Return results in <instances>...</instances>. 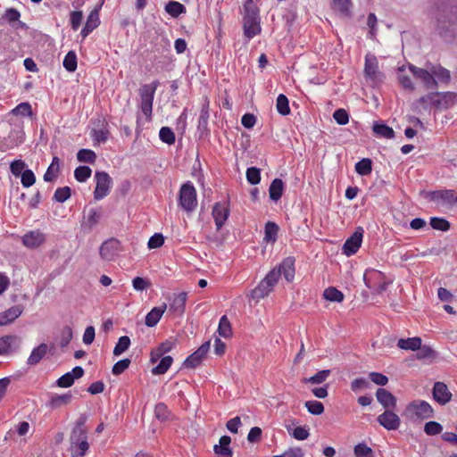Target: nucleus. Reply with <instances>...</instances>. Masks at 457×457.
<instances>
[{"mask_svg":"<svg viewBox=\"0 0 457 457\" xmlns=\"http://www.w3.org/2000/svg\"><path fill=\"white\" fill-rule=\"evenodd\" d=\"M179 205L187 212H193L197 206V194L191 181H187L179 188Z\"/></svg>","mask_w":457,"mask_h":457,"instance_id":"nucleus-8","label":"nucleus"},{"mask_svg":"<svg viewBox=\"0 0 457 457\" xmlns=\"http://www.w3.org/2000/svg\"><path fill=\"white\" fill-rule=\"evenodd\" d=\"M378 402L385 408L394 407L396 404V398L387 390L378 388L376 392Z\"/></svg>","mask_w":457,"mask_h":457,"instance_id":"nucleus-31","label":"nucleus"},{"mask_svg":"<svg viewBox=\"0 0 457 457\" xmlns=\"http://www.w3.org/2000/svg\"><path fill=\"white\" fill-rule=\"evenodd\" d=\"M218 333L220 337L228 338L232 335V328L226 315L221 316L218 326Z\"/></svg>","mask_w":457,"mask_h":457,"instance_id":"nucleus-42","label":"nucleus"},{"mask_svg":"<svg viewBox=\"0 0 457 457\" xmlns=\"http://www.w3.org/2000/svg\"><path fill=\"white\" fill-rule=\"evenodd\" d=\"M365 285L373 291L380 294L386 290L387 286L392 283V279L386 278V275L379 270H368L363 277Z\"/></svg>","mask_w":457,"mask_h":457,"instance_id":"nucleus-9","label":"nucleus"},{"mask_svg":"<svg viewBox=\"0 0 457 457\" xmlns=\"http://www.w3.org/2000/svg\"><path fill=\"white\" fill-rule=\"evenodd\" d=\"M277 271H279V277L282 275L287 282H292L295 278V258L287 257L279 264Z\"/></svg>","mask_w":457,"mask_h":457,"instance_id":"nucleus-19","label":"nucleus"},{"mask_svg":"<svg viewBox=\"0 0 457 457\" xmlns=\"http://www.w3.org/2000/svg\"><path fill=\"white\" fill-rule=\"evenodd\" d=\"M21 339L17 336H4L0 337V355L7 354L12 346L18 347Z\"/></svg>","mask_w":457,"mask_h":457,"instance_id":"nucleus-30","label":"nucleus"},{"mask_svg":"<svg viewBox=\"0 0 457 457\" xmlns=\"http://www.w3.org/2000/svg\"><path fill=\"white\" fill-rule=\"evenodd\" d=\"M246 179L251 185H257L261 181V171L256 167H250L246 170Z\"/></svg>","mask_w":457,"mask_h":457,"instance_id":"nucleus-59","label":"nucleus"},{"mask_svg":"<svg viewBox=\"0 0 457 457\" xmlns=\"http://www.w3.org/2000/svg\"><path fill=\"white\" fill-rule=\"evenodd\" d=\"M71 188L69 187H62L56 188L53 199L58 203H63L71 197Z\"/></svg>","mask_w":457,"mask_h":457,"instance_id":"nucleus-56","label":"nucleus"},{"mask_svg":"<svg viewBox=\"0 0 457 457\" xmlns=\"http://www.w3.org/2000/svg\"><path fill=\"white\" fill-rule=\"evenodd\" d=\"M159 137L163 143H166L168 145L174 144L176 140L174 132L169 127H162L160 129Z\"/></svg>","mask_w":457,"mask_h":457,"instance_id":"nucleus-53","label":"nucleus"},{"mask_svg":"<svg viewBox=\"0 0 457 457\" xmlns=\"http://www.w3.org/2000/svg\"><path fill=\"white\" fill-rule=\"evenodd\" d=\"M330 375V370H320L310 378H304L302 381L305 384L318 385L322 384Z\"/></svg>","mask_w":457,"mask_h":457,"instance_id":"nucleus-40","label":"nucleus"},{"mask_svg":"<svg viewBox=\"0 0 457 457\" xmlns=\"http://www.w3.org/2000/svg\"><path fill=\"white\" fill-rule=\"evenodd\" d=\"M457 104V93L455 92H432L421 96L416 102V108L420 106L424 110L435 108L436 110H445Z\"/></svg>","mask_w":457,"mask_h":457,"instance_id":"nucleus-2","label":"nucleus"},{"mask_svg":"<svg viewBox=\"0 0 457 457\" xmlns=\"http://www.w3.org/2000/svg\"><path fill=\"white\" fill-rule=\"evenodd\" d=\"M355 171L361 176H366L372 171V162L369 158H363L355 164Z\"/></svg>","mask_w":457,"mask_h":457,"instance_id":"nucleus-45","label":"nucleus"},{"mask_svg":"<svg viewBox=\"0 0 457 457\" xmlns=\"http://www.w3.org/2000/svg\"><path fill=\"white\" fill-rule=\"evenodd\" d=\"M165 11L173 18L187 12V8L179 2L170 0L165 5Z\"/></svg>","mask_w":457,"mask_h":457,"instance_id":"nucleus-37","label":"nucleus"},{"mask_svg":"<svg viewBox=\"0 0 457 457\" xmlns=\"http://www.w3.org/2000/svg\"><path fill=\"white\" fill-rule=\"evenodd\" d=\"M230 213L228 202L215 203L212 207V215L214 220L217 230H220L226 223Z\"/></svg>","mask_w":457,"mask_h":457,"instance_id":"nucleus-13","label":"nucleus"},{"mask_svg":"<svg viewBox=\"0 0 457 457\" xmlns=\"http://www.w3.org/2000/svg\"><path fill=\"white\" fill-rule=\"evenodd\" d=\"M443 431V426L437 421H428L424 426V432L428 436H436Z\"/></svg>","mask_w":457,"mask_h":457,"instance_id":"nucleus-57","label":"nucleus"},{"mask_svg":"<svg viewBox=\"0 0 457 457\" xmlns=\"http://www.w3.org/2000/svg\"><path fill=\"white\" fill-rule=\"evenodd\" d=\"M430 15L436 20L435 29L445 41L457 36V5L451 0H433Z\"/></svg>","mask_w":457,"mask_h":457,"instance_id":"nucleus-1","label":"nucleus"},{"mask_svg":"<svg viewBox=\"0 0 457 457\" xmlns=\"http://www.w3.org/2000/svg\"><path fill=\"white\" fill-rule=\"evenodd\" d=\"M45 242V235L39 231H30L22 237V243L29 248H36Z\"/></svg>","mask_w":457,"mask_h":457,"instance_id":"nucleus-24","label":"nucleus"},{"mask_svg":"<svg viewBox=\"0 0 457 457\" xmlns=\"http://www.w3.org/2000/svg\"><path fill=\"white\" fill-rule=\"evenodd\" d=\"M167 309L166 303H162L160 306L154 307L145 316V324L153 328L157 325L164 312Z\"/></svg>","mask_w":457,"mask_h":457,"instance_id":"nucleus-25","label":"nucleus"},{"mask_svg":"<svg viewBox=\"0 0 457 457\" xmlns=\"http://www.w3.org/2000/svg\"><path fill=\"white\" fill-rule=\"evenodd\" d=\"M48 346L46 344H40L37 347L34 348L28 358V364L36 365L37 364L46 354Z\"/></svg>","mask_w":457,"mask_h":457,"instance_id":"nucleus-35","label":"nucleus"},{"mask_svg":"<svg viewBox=\"0 0 457 457\" xmlns=\"http://www.w3.org/2000/svg\"><path fill=\"white\" fill-rule=\"evenodd\" d=\"M91 174L92 170L88 166H79L74 170V177L79 182H86Z\"/></svg>","mask_w":457,"mask_h":457,"instance_id":"nucleus-51","label":"nucleus"},{"mask_svg":"<svg viewBox=\"0 0 457 457\" xmlns=\"http://www.w3.org/2000/svg\"><path fill=\"white\" fill-rule=\"evenodd\" d=\"M21 182L24 187H29L36 182V176L31 170H25L21 176Z\"/></svg>","mask_w":457,"mask_h":457,"instance_id":"nucleus-60","label":"nucleus"},{"mask_svg":"<svg viewBox=\"0 0 457 457\" xmlns=\"http://www.w3.org/2000/svg\"><path fill=\"white\" fill-rule=\"evenodd\" d=\"M429 69L432 71L434 78L439 83L443 85H448L451 82L452 75L451 71L440 64H429Z\"/></svg>","mask_w":457,"mask_h":457,"instance_id":"nucleus-21","label":"nucleus"},{"mask_svg":"<svg viewBox=\"0 0 457 457\" xmlns=\"http://www.w3.org/2000/svg\"><path fill=\"white\" fill-rule=\"evenodd\" d=\"M364 73L367 78L375 79L378 74V62L375 55L367 54L365 57Z\"/></svg>","mask_w":457,"mask_h":457,"instance_id":"nucleus-27","label":"nucleus"},{"mask_svg":"<svg viewBox=\"0 0 457 457\" xmlns=\"http://www.w3.org/2000/svg\"><path fill=\"white\" fill-rule=\"evenodd\" d=\"M402 350H411L416 352L412 353L410 358L404 360L410 366L412 361L420 360L426 361L431 360L436 357V352L428 345H422V340L419 337H409L406 339L402 338Z\"/></svg>","mask_w":457,"mask_h":457,"instance_id":"nucleus-4","label":"nucleus"},{"mask_svg":"<svg viewBox=\"0 0 457 457\" xmlns=\"http://www.w3.org/2000/svg\"><path fill=\"white\" fill-rule=\"evenodd\" d=\"M430 226L432 228L440 231H447L450 229V222L445 218L432 217L430 219Z\"/></svg>","mask_w":457,"mask_h":457,"instance_id":"nucleus-52","label":"nucleus"},{"mask_svg":"<svg viewBox=\"0 0 457 457\" xmlns=\"http://www.w3.org/2000/svg\"><path fill=\"white\" fill-rule=\"evenodd\" d=\"M132 286L137 291H143L147 289L151 286V282L144 278L136 277L132 280Z\"/></svg>","mask_w":457,"mask_h":457,"instance_id":"nucleus-64","label":"nucleus"},{"mask_svg":"<svg viewBox=\"0 0 457 457\" xmlns=\"http://www.w3.org/2000/svg\"><path fill=\"white\" fill-rule=\"evenodd\" d=\"M175 346V342L166 340L162 342L156 349L151 352V361L156 362L163 354L170 352Z\"/></svg>","mask_w":457,"mask_h":457,"instance_id":"nucleus-33","label":"nucleus"},{"mask_svg":"<svg viewBox=\"0 0 457 457\" xmlns=\"http://www.w3.org/2000/svg\"><path fill=\"white\" fill-rule=\"evenodd\" d=\"M129 337L128 336L120 337L114 346L113 354L115 356H120L121 353H123L125 351L129 349Z\"/></svg>","mask_w":457,"mask_h":457,"instance_id":"nucleus-50","label":"nucleus"},{"mask_svg":"<svg viewBox=\"0 0 457 457\" xmlns=\"http://www.w3.org/2000/svg\"><path fill=\"white\" fill-rule=\"evenodd\" d=\"M187 299V294L186 292H181L175 295L170 304V311L177 315H182L185 312Z\"/></svg>","mask_w":457,"mask_h":457,"instance_id":"nucleus-26","label":"nucleus"},{"mask_svg":"<svg viewBox=\"0 0 457 457\" xmlns=\"http://www.w3.org/2000/svg\"><path fill=\"white\" fill-rule=\"evenodd\" d=\"M243 8L244 35L250 40L261 33L260 11L253 0H246Z\"/></svg>","mask_w":457,"mask_h":457,"instance_id":"nucleus-3","label":"nucleus"},{"mask_svg":"<svg viewBox=\"0 0 457 457\" xmlns=\"http://www.w3.org/2000/svg\"><path fill=\"white\" fill-rule=\"evenodd\" d=\"M404 415L411 420H427L434 417V410L428 402L415 400L407 405Z\"/></svg>","mask_w":457,"mask_h":457,"instance_id":"nucleus-6","label":"nucleus"},{"mask_svg":"<svg viewBox=\"0 0 457 457\" xmlns=\"http://www.w3.org/2000/svg\"><path fill=\"white\" fill-rule=\"evenodd\" d=\"M409 69L415 78L420 79L427 89H435L437 87V81L434 78L432 71L429 69V64L427 69L417 68L409 64Z\"/></svg>","mask_w":457,"mask_h":457,"instance_id":"nucleus-12","label":"nucleus"},{"mask_svg":"<svg viewBox=\"0 0 457 457\" xmlns=\"http://www.w3.org/2000/svg\"><path fill=\"white\" fill-rule=\"evenodd\" d=\"M63 67L69 72H73L78 67V59L74 51H69L63 59Z\"/></svg>","mask_w":457,"mask_h":457,"instance_id":"nucleus-43","label":"nucleus"},{"mask_svg":"<svg viewBox=\"0 0 457 457\" xmlns=\"http://www.w3.org/2000/svg\"><path fill=\"white\" fill-rule=\"evenodd\" d=\"M231 438L228 436H222L219 440V445L213 447L214 453L220 457H233V451L229 447Z\"/></svg>","mask_w":457,"mask_h":457,"instance_id":"nucleus-23","label":"nucleus"},{"mask_svg":"<svg viewBox=\"0 0 457 457\" xmlns=\"http://www.w3.org/2000/svg\"><path fill=\"white\" fill-rule=\"evenodd\" d=\"M84 375V370L80 366L74 367L71 371L60 377L56 384L59 387L67 388L73 385L75 379L80 378Z\"/></svg>","mask_w":457,"mask_h":457,"instance_id":"nucleus-17","label":"nucleus"},{"mask_svg":"<svg viewBox=\"0 0 457 457\" xmlns=\"http://www.w3.org/2000/svg\"><path fill=\"white\" fill-rule=\"evenodd\" d=\"M72 400V395L71 392L62 395H54L51 396L48 406L51 409H58L62 406L68 405Z\"/></svg>","mask_w":457,"mask_h":457,"instance_id":"nucleus-32","label":"nucleus"},{"mask_svg":"<svg viewBox=\"0 0 457 457\" xmlns=\"http://www.w3.org/2000/svg\"><path fill=\"white\" fill-rule=\"evenodd\" d=\"M373 132L377 137H385V138H393L395 137V131L392 128L388 127L386 124H374Z\"/></svg>","mask_w":457,"mask_h":457,"instance_id":"nucleus-44","label":"nucleus"},{"mask_svg":"<svg viewBox=\"0 0 457 457\" xmlns=\"http://www.w3.org/2000/svg\"><path fill=\"white\" fill-rule=\"evenodd\" d=\"M99 25V15L96 10L92 11L87 16V22L81 29V36L86 38Z\"/></svg>","mask_w":457,"mask_h":457,"instance_id":"nucleus-29","label":"nucleus"},{"mask_svg":"<svg viewBox=\"0 0 457 457\" xmlns=\"http://www.w3.org/2000/svg\"><path fill=\"white\" fill-rule=\"evenodd\" d=\"M323 297L329 302L341 303L344 301V294L334 287L326 288L323 292Z\"/></svg>","mask_w":457,"mask_h":457,"instance_id":"nucleus-41","label":"nucleus"},{"mask_svg":"<svg viewBox=\"0 0 457 457\" xmlns=\"http://www.w3.org/2000/svg\"><path fill=\"white\" fill-rule=\"evenodd\" d=\"M173 362L171 356H164L160 361L159 364L152 370L153 374L162 375L167 372Z\"/></svg>","mask_w":457,"mask_h":457,"instance_id":"nucleus-48","label":"nucleus"},{"mask_svg":"<svg viewBox=\"0 0 457 457\" xmlns=\"http://www.w3.org/2000/svg\"><path fill=\"white\" fill-rule=\"evenodd\" d=\"M60 170V159L54 156L52 160L51 164L47 168L46 173L44 174V180L46 182H51L54 180L57 177V173Z\"/></svg>","mask_w":457,"mask_h":457,"instance_id":"nucleus-38","label":"nucleus"},{"mask_svg":"<svg viewBox=\"0 0 457 457\" xmlns=\"http://www.w3.org/2000/svg\"><path fill=\"white\" fill-rule=\"evenodd\" d=\"M279 278V271L271 270L259 285L252 291V297L259 300L267 296L277 284Z\"/></svg>","mask_w":457,"mask_h":457,"instance_id":"nucleus-10","label":"nucleus"},{"mask_svg":"<svg viewBox=\"0 0 457 457\" xmlns=\"http://www.w3.org/2000/svg\"><path fill=\"white\" fill-rule=\"evenodd\" d=\"M95 179L96 181V186L94 191V198L96 200H101L109 194L112 185V179L110 175L105 171H96L95 173Z\"/></svg>","mask_w":457,"mask_h":457,"instance_id":"nucleus-11","label":"nucleus"},{"mask_svg":"<svg viewBox=\"0 0 457 457\" xmlns=\"http://www.w3.org/2000/svg\"><path fill=\"white\" fill-rule=\"evenodd\" d=\"M353 453L356 457H373L372 449L363 443L356 445Z\"/></svg>","mask_w":457,"mask_h":457,"instance_id":"nucleus-58","label":"nucleus"},{"mask_svg":"<svg viewBox=\"0 0 457 457\" xmlns=\"http://www.w3.org/2000/svg\"><path fill=\"white\" fill-rule=\"evenodd\" d=\"M378 421L388 430L395 429L399 426L398 416L390 411H386L384 413L380 414L378 417Z\"/></svg>","mask_w":457,"mask_h":457,"instance_id":"nucleus-22","label":"nucleus"},{"mask_svg":"<svg viewBox=\"0 0 457 457\" xmlns=\"http://www.w3.org/2000/svg\"><path fill=\"white\" fill-rule=\"evenodd\" d=\"M70 451L71 457H84L89 449L87 432L85 422L79 420L73 428L70 436Z\"/></svg>","mask_w":457,"mask_h":457,"instance_id":"nucleus-5","label":"nucleus"},{"mask_svg":"<svg viewBox=\"0 0 457 457\" xmlns=\"http://www.w3.org/2000/svg\"><path fill=\"white\" fill-rule=\"evenodd\" d=\"M72 337H73L72 328L70 326H65L61 331L59 345L62 348L66 347L71 341Z\"/></svg>","mask_w":457,"mask_h":457,"instance_id":"nucleus-54","label":"nucleus"},{"mask_svg":"<svg viewBox=\"0 0 457 457\" xmlns=\"http://www.w3.org/2000/svg\"><path fill=\"white\" fill-rule=\"evenodd\" d=\"M429 199L433 202H443L453 206L457 204V193L453 189L436 190L428 192Z\"/></svg>","mask_w":457,"mask_h":457,"instance_id":"nucleus-15","label":"nucleus"},{"mask_svg":"<svg viewBox=\"0 0 457 457\" xmlns=\"http://www.w3.org/2000/svg\"><path fill=\"white\" fill-rule=\"evenodd\" d=\"M278 232V226L273 221H268L265 224L264 241L267 243H275Z\"/></svg>","mask_w":457,"mask_h":457,"instance_id":"nucleus-39","label":"nucleus"},{"mask_svg":"<svg viewBox=\"0 0 457 457\" xmlns=\"http://www.w3.org/2000/svg\"><path fill=\"white\" fill-rule=\"evenodd\" d=\"M130 365V360L128 358L117 361L112 369L113 375L118 376L123 373Z\"/></svg>","mask_w":457,"mask_h":457,"instance_id":"nucleus-62","label":"nucleus"},{"mask_svg":"<svg viewBox=\"0 0 457 457\" xmlns=\"http://www.w3.org/2000/svg\"><path fill=\"white\" fill-rule=\"evenodd\" d=\"M304 405L311 414L320 415L324 412V405L319 401H307Z\"/></svg>","mask_w":457,"mask_h":457,"instance_id":"nucleus-55","label":"nucleus"},{"mask_svg":"<svg viewBox=\"0 0 457 457\" xmlns=\"http://www.w3.org/2000/svg\"><path fill=\"white\" fill-rule=\"evenodd\" d=\"M283 191H284L283 180L280 179H273L269 187L270 198L274 202H278L281 198V196L283 195Z\"/></svg>","mask_w":457,"mask_h":457,"instance_id":"nucleus-34","label":"nucleus"},{"mask_svg":"<svg viewBox=\"0 0 457 457\" xmlns=\"http://www.w3.org/2000/svg\"><path fill=\"white\" fill-rule=\"evenodd\" d=\"M77 159L80 162L93 164L96 160V154L91 149H80L77 154Z\"/></svg>","mask_w":457,"mask_h":457,"instance_id":"nucleus-49","label":"nucleus"},{"mask_svg":"<svg viewBox=\"0 0 457 457\" xmlns=\"http://www.w3.org/2000/svg\"><path fill=\"white\" fill-rule=\"evenodd\" d=\"M22 313V309L19 305L12 306L8 310L0 312V326L7 325L16 320Z\"/></svg>","mask_w":457,"mask_h":457,"instance_id":"nucleus-28","label":"nucleus"},{"mask_svg":"<svg viewBox=\"0 0 457 457\" xmlns=\"http://www.w3.org/2000/svg\"><path fill=\"white\" fill-rule=\"evenodd\" d=\"M83 12L81 11H72L70 14V22L71 29L76 31L81 25Z\"/></svg>","mask_w":457,"mask_h":457,"instance_id":"nucleus-61","label":"nucleus"},{"mask_svg":"<svg viewBox=\"0 0 457 457\" xmlns=\"http://www.w3.org/2000/svg\"><path fill=\"white\" fill-rule=\"evenodd\" d=\"M101 217H102V212L99 210L94 209V208L90 209L87 212V220L85 221V226L88 229L93 228L96 225L98 224Z\"/></svg>","mask_w":457,"mask_h":457,"instance_id":"nucleus-46","label":"nucleus"},{"mask_svg":"<svg viewBox=\"0 0 457 457\" xmlns=\"http://www.w3.org/2000/svg\"><path fill=\"white\" fill-rule=\"evenodd\" d=\"M120 242L112 238L104 242L100 247V255L104 260H112L118 252Z\"/></svg>","mask_w":457,"mask_h":457,"instance_id":"nucleus-20","label":"nucleus"},{"mask_svg":"<svg viewBox=\"0 0 457 457\" xmlns=\"http://www.w3.org/2000/svg\"><path fill=\"white\" fill-rule=\"evenodd\" d=\"M433 398L444 405L451 401L452 394L447 386L443 382H436L433 386Z\"/></svg>","mask_w":457,"mask_h":457,"instance_id":"nucleus-18","label":"nucleus"},{"mask_svg":"<svg viewBox=\"0 0 457 457\" xmlns=\"http://www.w3.org/2000/svg\"><path fill=\"white\" fill-rule=\"evenodd\" d=\"M276 108L278 112L283 116L290 113L289 101L285 95H278L277 97Z\"/></svg>","mask_w":457,"mask_h":457,"instance_id":"nucleus-47","label":"nucleus"},{"mask_svg":"<svg viewBox=\"0 0 457 457\" xmlns=\"http://www.w3.org/2000/svg\"><path fill=\"white\" fill-rule=\"evenodd\" d=\"M210 349V342L204 343L196 351L187 356L184 361V366L188 369H194L199 366L203 359L206 356Z\"/></svg>","mask_w":457,"mask_h":457,"instance_id":"nucleus-16","label":"nucleus"},{"mask_svg":"<svg viewBox=\"0 0 457 457\" xmlns=\"http://www.w3.org/2000/svg\"><path fill=\"white\" fill-rule=\"evenodd\" d=\"M26 164L22 160H15L11 162L10 170L14 177H20L25 170Z\"/></svg>","mask_w":457,"mask_h":457,"instance_id":"nucleus-63","label":"nucleus"},{"mask_svg":"<svg viewBox=\"0 0 457 457\" xmlns=\"http://www.w3.org/2000/svg\"><path fill=\"white\" fill-rule=\"evenodd\" d=\"M352 6L351 0H332L333 10L340 12L344 17H350L352 15Z\"/></svg>","mask_w":457,"mask_h":457,"instance_id":"nucleus-36","label":"nucleus"},{"mask_svg":"<svg viewBox=\"0 0 457 457\" xmlns=\"http://www.w3.org/2000/svg\"><path fill=\"white\" fill-rule=\"evenodd\" d=\"M363 237V229L361 228H358L353 234L346 239L343 245V253L351 256L357 253L359 248L361 247Z\"/></svg>","mask_w":457,"mask_h":457,"instance_id":"nucleus-14","label":"nucleus"},{"mask_svg":"<svg viewBox=\"0 0 457 457\" xmlns=\"http://www.w3.org/2000/svg\"><path fill=\"white\" fill-rule=\"evenodd\" d=\"M158 86L159 82L155 80L150 84L143 85L139 89V96L141 100L140 109L147 120H150L152 117L153 103Z\"/></svg>","mask_w":457,"mask_h":457,"instance_id":"nucleus-7","label":"nucleus"}]
</instances>
